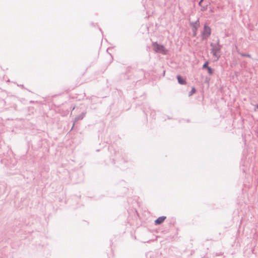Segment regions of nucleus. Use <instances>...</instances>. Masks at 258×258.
I'll return each mask as SVG.
<instances>
[{
  "label": "nucleus",
  "instance_id": "nucleus-1",
  "mask_svg": "<svg viewBox=\"0 0 258 258\" xmlns=\"http://www.w3.org/2000/svg\"><path fill=\"white\" fill-rule=\"evenodd\" d=\"M115 159H113L112 162L115 163V160L119 164L125 163L128 162V158L125 153L122 150H114Z\"/></svg>",
  "mask_w": 258,
  "mask_h": 258
},
{
  "label": "nucleus",
  "instance_id": "nucleus-2",
  "mask_svg": "<svg viewBox=\"0 0 258 258\" xmlns=\"http://www.w3.org/2000/svg\"><path fill=\"white\" fill-rule=\"evenodd\" d=\"M153 50L156 53H161L166 55L168 53V49L165 48L164 45L158 43L157 41L152 43Z\"/></svg>",
  "mask_w": 258,
  "mask_h": 258
},
{
  "label": "nucleus",
  "instance_id": "nucleus-3",
  "mask_svg": "<svg viewBox=\"0 0 258 258\" xmlns=\"http://www.w3.org/2000/svg\"><path fill=\"white\" fill-rule=\"evenodd\" d=\"M211 28L207 24H205L203 30L201 32L202 40L204 41L207 40L211 35Z\"/></svg>",
  "mask_w": 258,
  "mask_h": 258
},
{
  "label": "nucleus",
  "instance_id": "nucleus-4",
  "mask_svg": "<svg viewBox=\"0 0 258 258\" xmlns=\"http://www.w3.org/2000/svg\"><path fill=\"white\" fill-rule=\"evenodd\" d=\"M222 47L215 46L214 48H212L211 49V53L212 55L216 58L215 60L217 61L220 58V55L219 53L221 52Z\"/></svg>",
  "mask_w": 258,
  "mask_h": 258
},
{
  "label": "nucleus",
  "instance_id": "nucleus-5",
  "mask_svg": "<svg viewBox=\"0 0 258 258\" xmlns=\"http://www.w3.org/2000/svg\"><path fill=\"white\" fill-rule=\"evenodd\" d=\"M166 219V217L164 216H160L154 221L155 225H159L161 224Z\"/></svg>",
  "mask_w": 258,
  "mask_h": 258
},
{
  "label": "nucleus",
  "instance_id": "nucleus-6",
  "mask_svg": "<svg viewBox=\"0 0 258 258\" xmlns=\"http://www.w3.org/2000/svg\"><path fill=\"white\" fill-rule=\"evenodd\" d=\"M176 78L178 83L180 85H185L186 84V81L182 76L180 75H178L176 76Z\"/></svg>",
  "mask_w": 258,
  "mask_h": 258
},
{
  "label": "nucleus",
  "instance_id": "nucleus-7",
  "mask_svg": "<svg viewBox=\"0 0 258 258\" xmlns=\"http://www.w3.org/2000/svg\"><path fill=\"white\" fill-rule=\"evenodd\" d=\"M86 114V112H83L79 115H77L75 118V121H77L78 120L83 119L84 117L85 116Z\"/></svg>",
  "mask_w": 258,
  "mask_h": 258
},
{
  "label": "nucleus",
  "instance_id": "nucleus-8",
  "mask_svg": "<svg viewBox=\"0 0 258 258\" xmlns=\"http://www.w3.org/2000/svg\"><path fill=\"white\" fill-rule=\"evenodd\" d=\"M190 26H197V28H199L200 26L199 18H198L195 22H190Z\"/></svg>",
  "mask_w": 258,
  "mask_h": 258
},
{
  "label": "nucleus",
  "instance_id": "nucleus-9",
  "mask_svg": "<svg viewBox=\"0 0 258 258\" xmlns=\"http://www.w3.org/2000/svg\"><path fill=\"white\" fill-rule=\"evenodd\" d=\"M190 27H191L192 32V36L194 37H195L197 36V31H198L199 28H197V26H190Z\"/></svg>",
  "mask_w": 258,
  "mask_h": 258
},
{
  "label": "nucleus",
  "instance_id": "nucleus-10",
  "mask_svg": "<svg viewBox=\"0 0 258 258\" xmlns=\"http://www.w3.org/2000/svg\"><path fill=\"white\" fill-rule=\"evenodd\" d=\"M209 75H212L214 73V69L210 67H209L206 69Z\"/></svg>",
  "mask_w": 258,
  "mask_h": 258
},
{
  "label": "nucleus",
  "instance_id": "nucleus-11",
  "mask_svg": "<svg viewBox=\"0 0 258 258\" xmlns=\"http://www.w3.org/2000/svg\"><path fill=\"white\" fill-rule=\"evenodd\" d=\"M237 52L239 55H240L242 57H249V58L251 57V55L249 53H243V52H241L239 51H237Z\"/></svg>",
  "mask_w": 258,
  "mask_h": 258
},
{
  "label": "nucleus",
  "instance_id": "nucleus-12",
  "mask_svg": "<svg viewBox=\"0 0 258 258\" xmlns=\"http://www.w3.org/2000/svg\"><path fill=\"white\" fill-rule=\"evenodd\" d=\"M196 92V89L195 87L191 88V90L188 93V96L190 97L195 94Z\"/></svg>",
  "mask_w": 258,
  "mask_h": 258
},
{
  "label": "nucleus",
  "instance_id": "nucleus-13",
  "mask_svg": "<svg viewBox=\"0 0 258 258\" xmlns=\"http://www.w3.org/2000/svg\"><path fill=\"white\" fill-rule=\"evenodd\" d=\"M209 60H206L204 62V63L203 64V65L202 66V69L206 70L207 68H208L209 67Z\"/></svg>",
  "mask_w": 258,
  "mask_h": 258
},
{
  "label": "nucleus",
  "instance_id": "nucleus-14",
  "mask_svg": "<svg viewBox=\"0 0 258 258\" xmlns=\"http://www.w3.org/2000/svg\"><path fill=\"white\" fill-rule=\"evenodd\" d=\"M149 110H150L149 112H150L151 116H152V118H154L156 114L155 111L154 110L151 111L150 107L149 108Z\"/></svg>",
  "mask_w": 258,
  "mask_h": 258
},
{
  "label": "nucleus",
  "instance_id": "nucleus-15",
  "mask_svg": "<svg viewBox=\"0 0 258 258\" xmlns=\"http://www.w3.org/2000/svg\"><path fill=\"white\" fill-rule=\"evenodd\" d=\"M201 7V11H202V12H204L205 11H206L208 9V5H206L205 6H203L202 5Z\"/></svg>",
  "mask_w": 258,
  "mask_h": 258
},
{
  "label": "nucleus",
  "instance_id": "nucleus-16",
  "mask_svg": "<svg viewBox=\"0 0 258 258\" xmlns=\"http://www.w3.org/2000/svg\"><path fill=\"white\" fill-rule=\"evenodd\" d=\"M215 44H216V46H219V47H222V45H221L220 43V40H219V39H218V40H217L216 43H215Z\"/></svg>",
  "mask_w": 258,
  "mask_h": 258
},
{
  "label": "nucleus",
  "instance_id": "nucleus-17",
  "mask_svg": "<svg viewBox=\"0 0 258 258\" xmlns=\"http://www.w3.org/2000/svg\"><path fill=\"white\" fill-rule=\"evenodd\" d=\"M210 45L212 47V48H214L216 46V44L213 42H211Z\"/></svg>",
  "mask_w": 258,
  "mask_h": 258
},
{
  "label": "nucleus",
  "instance_id": "nucleus-18",
  "mask_svg": "<svg viewBox=\"0 0 258 258\" xmlns=\"http://www.w3.org/2000/svg\"><path fill=\"white\" fill-rule=\"evenodd\" d=\"M147 110V108H145V110H144L143 111L144 112L145 114L147 115L148 114V113L150 111V110Z\"/></svg>",
  "mask_w": 258,
  "mask_h": 258
},
{
  "label": "nucleus",
  "instance_id": "nucleus-19",
  "mask_svg": "<svg viewBox=\"0 0 258 258\" xmlns=\"http://www.w3.org/2000/svg\"><path fill=\"white\" fill-rule=\"evenodd\" d=\"M204 0H200L198 3L199 6H202V4Z\"/></svg>",
  "mask_w": 258,
  "mask_h": 258
},
{
  "label": "nucleus",
  "instance_id": "nucleus-20",
  "mask_svg": "<svg viewBox=\"0 0 258 258\" xmlns=\"http://www.w3.org/2000/svg\"><path fill=\"white\" fill-rule=\"evenodd\" d=\"M18 86L21 87L22 89H25V88L23 85H18Z\"/></svg>",
  "mask_w": 258,
  "mask_h": 258
},
{
  "label": "nucleus",
  "instance_id": "nucleus-21",
  "mask_svg": "<svg viewBox=\"0 0 258 258\" xmlns=\"http://www.w3.org/2000/svg\"><path fill=\"white\" fill-rule=\"evenodd\" d=\"M209 80H210V79H209V78H208L207 77L206 78V82H207V83H208V82H209Z\"/></svg>",
  "mask_w": 258,
  "mask_h": 258
},
{
  "label": "nucleus",
  "instance_id": "nucleus-22",
  "mask_svg": "<svg viewBox=\"0 0 258 258\" xmlns=\"http://www.w3.org/2000/svg\"><path fill=\"white\" fill-rule=\"evenodd\" d=\"M14 109H15V110H16V109H16V107H17V105H14Z\"/></svg>",
  "mask_w": 258,
  "mask_h": 258
},
{
  "label": "nucleus",
  "instance_id": "nucleus-23",
  "mask_svg": "<svg viewBox=\"0 0 258 258\" xmlns=\"http://www.w3.org/2000/svg\"><path fill=\"white\" fill-rule=\"evenodd\" d=\"M99 29L100 31L102 33L103 32H102V29L100 28H99Z\"/></svg>",
  "mask_w": 258,
  "mask_h": 258
},
{
  "label": "nucleus",
  "instance_id": "nucleus-24",
  "mask_svg": "<svg viewBox=\"0 0 258 258\" xmlns=\"http://www.w3.org/2000/svg\"><path fill=\"white\" fill-rule=\"evenodd\" d=\"M74 125H75V123H73V126L72 127V128L71 130H73V127H74Z\"/></svg>",
  "mask_w": 258,
  "mask_h": 258
},
{
  "label": "nucleus",
  "instance_id": "nucleus-25",
  "mask_svg": "<svg viewBox=\"0 0 258 258\" xmlns=\"http://www.w3.org/2000/svg\"><path fill=\"white\" fill-rule=\"evenodd\" d=\"M255 107L256 108V109L258 110V104H257L256 105H255Z\"/></svg>",
  "mask_w": 258,
  "mask_h": 258
},
{
  "label": "nucleus",
  "instance_id": "nucleus-26",
  "mask_svg": "<svg viewBox=\"0 0 258 258\" xmlns=\"http://www.w3.org/2000/svg\"><path fill=\"white\" fill-rule=\"evenodd\" d=\"M112 148V147H108V150H111Z\"/></svg>",
  "mask_w": 258,
  "mask_h": 258
},
{
  "label": "nucleus",
  "instance_id": "nucleus-27",
  "mask_svg": "<svg viewBox=\"0 0 258 258\" xmlns=\"http://www.w3.org/2000/svg\"><path fill=\"white\" fill-rule=\"evenodd\" d=\"M91 25L93 26H95V24L94 23H91Z\"/></svg>",
  "mask_w": 258,
  "mask_h": 258
}]
</instances>
